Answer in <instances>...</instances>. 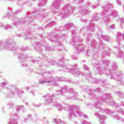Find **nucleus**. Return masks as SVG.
Returning <instances> with one entry per match:
<instances>
[{
    "label": "nucleus",
    "mask_w": 124,
    "mask_h": 124,
    "mask_svg": "<svg viewBox=\"0 0 124 124\" xmlns=\"http://www.w3.org/2000/svg\"><path fill=\"white\" fill-rule=\"evenodd\" d=\"M112 69L109 71V74H108L109 77L111 80H117L119 83H124V77L123 75L120 74L117 76L116 72H117V69H118V66L116 63H113L112 65Z\"/></svg>",
    "instance_id": "1"
},
{
    "label": "nucleus",
    "mask_w": 124,
    "mask_h": 124,
    "mask_svg": "<svg viewBox=\"0 0 124 124\" xmlns=\"http://www.w3.org/2000/svg\"><path fill=\"white\" fill-rule=\"evenodd\" d=\"M68 111V118L69 119H72V118H75L77 116L79 117H82L83 116V112L80 110V107L78 106H69Z\"/></svg>",
    "instance_id": "2"
},
{
    "label": "nucleus",
    "mask_w": 124,
    "mask_h": 124,
    "mask_svg": "<svg viewBox=\"0 0 124 124\" xmlns=\"http://www.w3.org/2000/svg\"><path fill=\"white\" fill-rule=\"evenodd\" d=\"M16 43L13 41H0V51L7 50L8 51H15L16 50Z\"/></svg>",
    "instance_id": "3"
},
{
    "label": "nucleus",
    "mask_w": 124,
    "mask_h": 124,
    "mask_svg": "<svg viewBox=\"0 0 124 124\" xmlns=\"http://www.w3.org/2000/svg\"><path fill=\"white\" fill-rule=\"evenodd\" d=\"M74 10H75V7L69 4H66L63 8L62 10L60 13L59 16L62 19H65V18H67L69 16V15L73 13Z\"/></svg>",
    "instance_id": "4"
},
{
    "label": "nucleus",
    "mask_w": 124,
    "mask_h": 124,
    "mask_svg": "<svg viewBox=\"0 0 124 124\" xmlns=\"http://www.w3.org/2000/svg\"><path fill=\"white\" fill-rule=\"evenodd\" d=\"M72 34L73 36V41L74 43L73 46H75L77 51L78 52H83V51H85V46L82 45H77L78 41V42H82V41H83V40L81 39V37L79 36L76 37L77 34L75 31H72Z\"/></svg>",
    "instance_id": "5"
},
{
    "label": "nucleus",
    "mask_w": 124,
    "mask_h": 124,
    "mask_svg": "<svg viewBox=\"0 0 124 124\" xmlns=\"http://www.w3.org/2000/svg\"><path fill=\"white\" fill-rule=\"evenodd\" d=\"M113 7V4L109 2L106 3L103 6V13L102 14L103 16H106V15H110V16H113L116 17L118 15V12L114 10H109V8Z\"/></svg>",
    "instance_id": "6"
},
{
    "label": "nucleus",
    "mask_w": 124,
    "mask_h": 124,
    "mask_svg": "<svg viewBox=\"0 0 124 124\" xmlns=\"http://www.w3.org/2000/svg\"><path fill=\"white\" fill-rule=\"evenodd\" d=\"M96 111V112L94 113V115L99 119L100 124H106L105 121L107 118L105 115H100L98 113L100 112H105L107 114H113V112L111 111L108 108L104 109L99 108H97Z\"/></svg>",
    "instance_id": "7"
},
{
    "label": "nucleus",
    "mask_w": 124,
    "mask_h": 124,
    "mask_svg": "<svg viewBox=\"0 0 124 124\" xmlns=\"http://www.w3.org/2000/svg\"><path fill=\"white\" fill-rule=\"evenodd\" d=\"M7 92L6 95L9 98H12L15 94H18L19 95L21 93V91L19 89H17L15 85H11L9 87H6Z\"/></svg>",
    "instance_id": "8"
},
{
    "label": "nucleus",
    "mask_w": 124,
    "mask_h": 124,
    "mask_svg": "<svg viewBox=\"0 0 124 124\" xmlns=\"http://www.w3.org/2000/svg\"><path fill=\"white\" fill-rule=\"evenodd\" d=\"M102 63L103 67H100L101 65L99 63L97 64L95 63L94 64V67H96L97 69V73L99 74H103V73L106 71L108 65L110 64V61L107 60H102ZM102 67L103 68L102 69H101Z\"/></svg>",
    "instance_id": "9"
},
{
    "label": "nucleus",
    "mask_w": 124,
    "mask_h": 124,
    "mask_svg": "<svg viewBox=\"0 0 124 124\" xmlns=\"http://www.w3.org/2000/svg\"><path fill=\"white\" fill-rule=\"evenodd\" d=\"M110 94L106 93L101 96V101L105 102L108 105H114L115 104V101H114L113 98H110Z\"/></svg>",
    "instance_id": "10"
},
{
    "label": "nucleus",
    "mask_w": 124,
    "mask_h": 124,
    "mask_svg": "<svg viewBox=\"0 0 124 124\" xmlns=\"http://www.w3.org/2000/svg\"><path fill=\"white\" fill-rule=\"evenodd\" d=\"M63 37V35H61V36L59 35H52L51 36V38H49V36L48 37V38L49 40H50L52 42H55V43H57V45H59V44H61V42H60L59 39H60V38H62Z\"/></svg>",
    "instance_id": "11"
},
{
    "label": "nucleus",
    "mask_w": 124,
    "mask_h": 124,
    "mask_svg": "<svg viewBox=\"0 0 124 124\" xmlns=\"http://www.w3.org/2000/svg\"><path fill=\"white\" fill-rule=\"evenodd\" d=\"M54 82V78H48L47 77H42L39 80V83L42 84V83H51Z\"/></svg>",
    "instance_id": "12"
},
{
    "label": "nucleus",
    "mask_w": 124,
    "mask_h": 124,
    "mask_svg": "<svg viewBox=\"0 0 124 124\" xmlns=\"http://www.w3.org/2000/svg\"><path fill=\"white\" fill-rule=\"evenodd\" d=\"M63 0H54L52 4H51V8L54 9H60L61 7V3L62 2Z\"/></svg>",
    "instance_id": "13"
},
{
    "label": "nucleus",
    "mask_w": 124,
    "mask_h": 124,
    "mask_svg": "<svg viewBox=\"0 0 124 124\" xmlns=\"http://www.w3.org/2000/svg\"><path fill=\"white\" fill-rule=\"evenodd\" d=\"M33 46H34V49H35L37 52H38V53H42L43 51V46H42V44L37 42L33 44Z\"/></svg>",
    "instance_id": "14"
},
{
    "label": "nucleus",
    "mask_w": 124,
    "mask_h": 124,
    "mask_svg": "<svg viewBox=\"0 0 124 124\" xmlns=\"http://www.w3.org/2000/svg\"><path fill=\"white\" fill-rule=\"evenodd\" d=\"M46 105H49L50 103L53 102V97L50 94H46L44 96Z\"/></svg>",
    "instance_id": "15"
},
{
    "label": "nucleus",
    "mask_w": 124,
    "mask_h": 124,
    "mask_svg": "<svg viewBox=\"0 0 124 124\" xmlns=\"http://www.w3.org/2000/svg\"><path fill=\"white\" fill-rule=\"evenodd\" d=\"M26 20H29V17H27L25 20L21 19V20H19V19L18 18H16L14 20L13 25L14 26H16V27H17V26H19V25H21V24H24V23H25V24H28V23L26 22ZM23 21H24V22Z\"/></svg>",
    "instance_id": "16"
},
{
    "label": "nucleus",
    "mask_w": 124,
    "mask_h": 124,
    "mask_svg": "<svg viewBox=\"0 0 124 124\" xmlns=\"http://www.w3.org/2000/svg\"><path fill=\"white\" fill-rule=\"evenodd\" d=\"M49 61H50V59H48L47 61V63H48V64H45L44 65L45 66H49L50 64H51L52 65H57V66H61V65H62V63H61V62H63V59H61V61H59L60 64H59L56 62V61H52V62H49Z\"/></svg>",
    "instance_id": "17"
},
{
    "label": "nucleus",
    "mask_w": 124,
    "mask_h": 124,
    "mask_svg": "<svg viewBox=\"0 0 124 124\" xmlns=\"http://www.w3.org/2000/svg\"><path fill=\"white\" fill-rule=\"evenodd\" d=\"M12 119H10L9 121L8 122V124H17V120L15 119L17 118V114L15 113V114H11L10 115Z\"/></svg>",
    "instance_id": "18"
},
{
    "label": "nucleus",
    "mask_w": 124,
    "mask_h": 124,
    "mask_svg": "<svg viewBox=\"0 0 124 124\" xmlns=\"http://www.w3.org/2000/svg\"><path fill=\"white\" fill-rule=\"evenodd\" d=\"M42 44L45 46L46 51H54V50H56V47L50 46L49 44L47 43H46V42H44Z\"/></svg>",
    "instance_id": "19"
},
{
    "label": "nucleus",
    "mask_w": 124,
    "mask_h": 124,
    "mask_svg": "<svg viewBox=\"0 0 124 124\" xmlns=\"http://www.w3.org/2000/svg\"><path fill=\"white\" fill-rule=\"evenodd\" d=\"M78 9L79 10V13L80 14H81V15H86V14L87 15L91 13V11L86 10V9H85V7H79Z\"/></svg>",
    "instance_id": "20"
},
{
    "label": "nucleus",
    "mask_w": 124,
    "mask_h": 124,
    "mask_svg": "<svg viewBox=\"0 0 124 124\" xmlns=\"http://www.w3.org/2000/svg\"><path fill=\"white\" fill-rule=\"evenodd\" d=\"M17 35L19 37H21V36H25L26 39H31V38H32V34H31V33L28 31H27L25 34L22 33L21 34H19Z\"/></svg>",
    "instance_id": "21"
},
{
    "label": "nucleus",
    "mask_w": 124,
    "mask_h": 124,
    "mask_svg": "<svg viewBox=\"0 0 124 124\" xmlns=\"http://www.w3.org/2000/svg\"><path fill=\"white\" fill-rule=\"evenodd\" d=\"M53 107H56V108H58V110H59V111H61V110H65V109H66V108H68V107H62V105H61V104H58L57 103H55V104H54L53 105Z\"/></svg>",
    "instance_id": "22"
},
{
    "label": "nucleus",
    "mask_w": 124,
    "mask_h": 124,
    "mask_svg": "<svg viewBox=\"0 0 124 124\" xmlns=\"http://www.w3.org/2000/svg\"><path fill=\"white\" fill-rule=\"evenodd\" d=\"M58 92V94H62L64 93H67V87L63 86V87H61V89L59 90V91Z\"/></svg>",
    "instance_id": "23"
},
{
    "label": "nucleus",
    "mask_w": 124,
    "mask_h": 124,
    "mask_svg": "<svg viewBox=\"0 0 124 124\" xmlns=\"http://www.w3.org/2000/svg\"><path fill=\"white\" fill-rule=\"evenodd\" d=\"M18 58L22 61H26L28 59V54H25L24 53H21L19 55Z\"/></svg>",
    "instance_id": "24"
},
{
    "label": "nucleus",
    "mask_w": 124,
    "mask_h": 124,
    "mask_svg": "<svg viewBox=\"0 0 124 124\" xmlns=\"http://www.w3.org/2000/svg\"><path fill=\"white\" fill-rule=\"evenodd\" d=\"M22 66H26V68H25L26 70H27L28 71L30 72V73L33 71V69L31 68H29V66H28V65H27V64L25 63H22Z\"/></svg>",
    "instance_id": "25"
},
{
    "label": "nucleus",
    "mask_w": 124,
    "mask_h": 124,
    "mask_svg": "<svg viewBox=\"0 0 124 124\" xmlns=\"http://www.w3.org/2000/svg\"><path fill=\"white\" fill-rule=\"evenodd\" d=\"M75 27V25H74V24L73 23H67L65 25V27L67 29V30H68V29H70V28H74Z\"/></svg>",
    "instance_id": "26"
},
{
    "label": "nucleus",
    "mask_w": 124,
    "mask_h": 124,
    "mask_svg": "<svg viewBox=\"0 0 124 124\" xmlns=\"http://www.w3.org/2000/svg\"><path fill=\"white\" fill-rule=\"evenodd\" d=\"M100 37H101V38H103V39H104L106 41H109L110 40V37L108 36H104L103 35H100Z\"/></svg>",
    "instance_id": "27"
},
{
    "label": "nucleus",
    "mask_w": 124,
    "mask_h": 124,
    "mask_svg": "<svg viewBox=\"0 0 124 124\" xmlns=\"http://www.w3.org/2000/svg\"><path fill=\"white\" fill-rule=\"evenodd\" d=\"M47 3V0H41L40 3H39V6H42L45 5Z\"/></svg>",
    "instance_id": "28"
},
{
    "label": "nucleus",
    "mask_w": 124,
    "mask_h": 124,
    "mask_svg": "<svg viewBox=\"0 0 124 124\" xmlns=\"http://www.w3.org/2000/svg\"><path fill=\"white\" fill-rule=\"evenodd\" d=\"M4 30L6 31H8V30H11L12 29V27L10 25H6L3 27Z\"/></svg>",
    "instance_id": "29"
},
{
    "label": "nucleus",
    "mask_w": 124,
    "mask_h": 124,
    "mask_svg": "<svg viewBox=\"0 0 124 124\" xmlns=\"http://www.w3.org/2000/svg\"><path fill=\"white\" fill-rule=\"evenodd\" d=\"M53 121H54V122H55V123H57V124H62V120H61V119H54Z\"/></svg>",
    "instance_id": "30"
},
{
    "label": "nucleus",
    "mask_w": 124,
    "mask_h": 124,
    "mask_svg": "<svg viewBox=\"0 0 124 124\" xmlns=\"http://www.w3.org/2000/svg\"><path fill=\"white\" fill-rule=\"evenodd\" d=\"M7 85H8V82H3L0 83V86L1 88H3V87H5V86H7Z\"/></svg>",
    "instance_id": "31"
},
{
    "label": "nucleus",
    "mask_w": 124,
    "mask_h": 124,
    "mask_svg": "<svg viewBox=\"0 0 124 124\" xmlns=\"http://www.w3.org/2000/svg\"><path fill=\"white\" fill-rule=\"evenodd\" d=\"M54 25H56V22L52 21L50 23H48L46 28H50L51 26H54Z\"/></svg>",
    "instance_id": "32"
},
{
    "label": "nucleus",
    "mask_w": 124,
    "mask_h": 124,
    "mask_svg": "<svg viewBox=\"0 0 124 124\" xmlns=\"http://www.w3.org/2000/svg\"><path fill=\"white\" fill-rule=\"evenodd\" d=\"M22 109H24L23 106H17L16 107V110L17 111H19V110H22Z\"/></svg>",
    "instance_id": "33"
},
{
    "label": "nucleus",
    "mask_w": 124,
    "mask_h": 124,
    "mask_svg": "<svg viewBox=\"0 0 124 124\" xmlns=\"http://www.w3.org/2000/svg\"><path fill=\"white\" fill-rule=\"evenodd\" d=\"M118 56L119 58H124V53L121 50L119 51V53L118 54Z\"/></svg>",
    "instance_id": "34"
},
{
    "label": "nucleus",
    "mask_w": 124,
    "mask_h": 124,
    "mask_svg": "<svg viewBox=\"0 0 124 124\" xmlns=\"http://www.w3.org/2000/svg\"><path fill=\"white\" fill-rule=\"evenodd\" d=\"M118 113H120L122 115H124V110H123L122 108H117Z\"/></svg>",
    "instance_id": "35"
},
{
    "label": "nucleus",
    "mask_w": 124,
    "mask_h": 124,
    "mask_svg": "<svg viewBox=\"0 0 124 124\" xmlns=\"http://www.w3.org/2000/svg\"><path fill=\"white\" fill-rule=\"evenodd\" d=\"M99 19V18L98 17V15L97 14L95 15L93 20L94 21H98Z\"/></svg>",
    "instance_id": "36"
},
{
    "label": "nucleus",
    "mask_w": 124,
    "mask_h": 124,
    "mask_svg": "<svg viewBox=\"0 0 124 124\" xmlns=\"http://www.w3.org/2000/svg\"><path fill=\"white\" fill-rule=\"evenodd\" d=\"M21 50L22 52H24L25 51H28V50H29V47H28L27 46H24L21 48Z\"/></svg>",
    "instance_id": "37"
},
{
    "label": "nucleus",
    "mask_w": 124,
    "mask_h": 124,
    "mask_svg": "<svg viewBox=\"0 0 124 124\" xmlns=\"http://www.w3.org/2000/svg\"><path fill=\"white\" fill-rule=\"evenodd\" d=\"M95 46V40H93L91 43V47H94Z\"/></svg>",
    "instance_id": "38"
},
{
    "label": "nucleus",
    "mask_w": 124,
    "mask_h": 124,
    "mask_svg": "<svg viewBox=\"0 0 124 124\" xmlns=\"http://www.w3.org/2000/svg\"><path fill=\"white\" fill-rule=\"evenodd\" d=\"M99 6V2L97 3L96 5H93L91 6L93 9H94L95 8H97V7Z\"/></svg>",
    "instance_id": "39"
},
{
    "label": "nucleus",
    "mask_w": 124,
    "mask_h": 124,
    "mask_svg": "<svg viewBox=\"0 0 124 124\" xmlns=\"http://www.w3.org/2000/svg\"><path fill=\"white\" fill-rule=\"evenodd\" d=\"M74 1H77L78 3H82L84 1V0H73Z\"/></svg>",
    "instance_id": "40"
},
{
    "label": "nucleus",
    "mask_w": 124,
    "mask_h": 124,
    "mask_svg": "<svg viewBox=\"0 0 124 124\" xmlns=\"http://www.w3.org/2000/svg\"><path fill=\"white\" fill-rule=\"evenodd\" d=\"M116 3L118 5L121 6L122 5V1L120 0H116Z\"/></svg>",
    "instance_id": "41"
},
{
    "label": "nucleus",
    "mask_w": 124,
    "mask_h": 124,
    "mask_svg": "<svg viewBox=\"0 0 124 124\" xmlns=\"http://www.w3.org/2000/svg\"><path fill=\"white\" fill-rule=\"evenodd\" d=\"M27 118L29 119V121L32 120L31 114H29L27 116Z\"/></svg>",
    "instance_id": "42"
},
{
    "label": "nucleus",
    "mask_w": 124,
    "mask_h": 124,
    "mask_svg": "<svg viewBox=\"0 0 124 124\" xmlns=\"http://www.w3.org/2000/svg\"><path fill=\"white\" fill-rule=\"evenodd\" d=\"M83 68L85 69V70H89V67L86 65H83Z\"/></svg>",
    "instance_id": "43"
},
{
    "label": "nucleus",
    "mask_w": 124,
    "mask_h": 124,
    "mask_svg": "<svg viewBox=\"0 0 124 124\" xmlns=\"http://www.w3.org/2000/svg\"><path fill=\"white\" fill-rule=\"evenodd\" d=\"M104 19L105 20V22H108V21H109V18L107 17V16H106V17H104Z\"/></svg>",
    "instance_id": "44"
},
{
    "label": "nucleus",
    "mask_w": 124,
    "mask_h": 124,
    "mask_svg": "<svg viewBox=\"0 0 124 124\" xmlns=\"http://www.w3.org/2000/svg\"><path fill=\"white\" fill-rule=\"evenodd\" d=\"M117 95L120 97H122L123 96V94L122 93H117Z\"/></svg>",
    "instance_id": "45"
},
{
    "label": "nucleus",
    "mask_w": 124,
    "mask_h": 124,
    "mask_svg": "<svg viewBox=\"0 0 124 124\" xmlns=\"http://www.w3.org/2000/svg\"><path fill=\"white\" fill-rule=\"evenodd\" d=\"M70 91H71V92H72V93H73V94L75 95H76V94H77V93H75V92H73V89L71 88L70 89Z\"/></svg>",
    "instance_id": "46"
},
{
    "label": "nucleus",
    "mask_w": 124,
    "mask_h": 124,
    "mask_svg": "<svg viewBox=\"0 0 124 124\" xmlns=\"http://www.w3.org/2000/svg\"><path fill=\"white\" fill-rule=\"evenodd\" d=\"M71 98H73L75 100H77V97H74V96H72L71 97H69V99H71Z\"/></svg>",
    "instance_id": "47"
},
{
    "label": "nucleus",
    "mask_w": 124,
    "mask_h": 124,
    "mask_svg": "<svg viewBox=\"0 0 124 124\" xmlns=\"http://www.w3.org/2000/svg\"><path fill=\"white\" fill-rule=\"evenodd\" d=\"M9 17V14H7L5 15L4 16H3L2 18L3 19V18H8Z\"/></svg>",
    "instance_id": "48"
},
{
    "label": "nucleus",
    "mask_w": 124,
    "mask_h": 124,
    "mask_svg": "<svg viewBox=\"0 0 124 124\" xmlns=\"http://www.w3.org/2000/svg\"><path fill=\"white\" fill-rule=\"evenodd\" d=\"M74 74H76L77 75H78L79 74H81V73L79 71H77V72L74 73Z\"/></svg>",
    "instance_id": "49"
},
{
    "label": "nucleus",
    "mask_w": 124,
    "mask_h": 124,
    "mask_svg": "<svg viewBox=\"0 0 124 124\" xmlns=\"http://www.w3.org/2000/svg\"><path fill=\"white\" fill-rule=\"evenodd\" d=\"M39 73L41 75H44V74H45L46 73L43 72V71L41 70Z\"/></svg>",
    "instance_id": "50"
},
{
    "label": "nucleus",
    "mask_w": 124,
    "mask_h": 124,
    "mask_svg": "<svg viewBox=\"0 0 124 124\" xmlns=\"http://www.w3.org/2000/svg\"><path fill=\"white\" fill-rule=\"evenodd\" d=\"M100 104H101V101H99L97 104H95V106H100Z\"/></svg>",
    "instance_id": "51"
},
{
    "label": "nucleus",
    "mask_w": 124,
    "mask_h": 124,
    "mask_svg": "<svg viewBox=\"0 0 124 124\" xmlns=\"http://www.w3.org/2000/svg\"><path fill=\"white\" fill-rule=\"evenodd\" d=\"M110 28L112 29H115V25L114 24L111 25V26H110Z\"/></svg>",
    "instance_id": "52"
},
{
    "label": "nucleus",
    "mask_w": 124,
    "mask_h": 124,
    "mask_svg": "<svg viewBox=\"0 0 124 124\" xmlns=\"http://www.w3.org/2000/svg\"><path fill=\"white\" fill-rule=\"evenodd\" d=\"M83 117H84V118H85V119H88V115H86V114H82Z\"/></svg>",
    "instance_id": "53"
},
{
    "label": "nucleus",
    "mask_w": 124,
    "mask_h": 124,
    "mask_svg": "<svg viewBox=\"0 0 124 124\" xmlns=\"http://www.w3.org/2000/svg\"><path fill=\"white\" fill-rule=\"evenodd\" d=\"M120 22H121L122 23H124V18H120Z\"/></svg>",
    "instance_id": "54"
},
{
    "label": "nucleus",
    "mask_w": 124,
    "mask_h": 124,
    "mask_svg": "<svg viewBox=\"0 0 124 124\" xmlns=\"http://www.w3.org/2000/svg\"><path fill=\"white\" fill-rule=\"evenodd\" d=\"M81 22H84V23H86V22H87L88 20H84L83 18L80 19Z\"/></svg>",
    "instance_id": "55"
},
{
    "label": "nucleus",
    "mask_w": 124,
    "mask_h": 124,
    "mask_svg": "<svg viewBox=\"0 0 124 124\" xmlns=\"http://www.w3.org/2000/svg\"><path fill=\"white\" fill-rule=\"evenodd\" d=\"M28 121H30V119L27 117V118H26L24 120V122H28Z\"/></svg>",
    "instance_id": "56"
},
{
    "label": "nucleus",
    "mask_w": 124,
    "mask_h": 124,
    "mask_svg": "<svg viewBox=\"0 0 124 124\" xmlns=\"http://www.w3.org/2000/svg\"><path fill=\"white\" fill-rule=\"evenodd\" d=\"M73 68H75V69H77V65L75 64L74 65H73Z\"/></svg>",
    "instance_id": "57"
},
{
    "label": "nucleus",
    "mask_w": 124,
    "mask_h": 124,
    "mask_svg": "<svg viewBox=\"0 0 124 124\" xmlns=\"http://www.w3.org/2000/svg\"><path fill=\"white\" fill-rule=\"evenodd\" d=\"M90 5H91V2H88L87 3L86 7H88V6H90Z\"/></svg>",
    "instance_id": "58"
},
{
    "label": "nucleus",
    "mask_w": 124,
    "mask_h": 124,
    "mask_svg": "<svg viewBox=\"0 0 124 124\" xmlns=\"http://www.w3.org/2000/svg\"><path fill=\"white\" fill-rule=\"evenodd\" d=\"M35 14H38V12H37V11H35L34 12V16H35Z\"/></svg>",
    "instance_id": "59"
},
{
    "label": "nucleus",
    "mask_w": 124,
    "mask_h": 124,
    "mask_svg": "<svg viewBox=\"0 0 124 124\" xmlns=\"http://www.w3.org/2000/svg\"><path fill=\"white\" fill-rule=\"evenodd\" d=\"M72 59H73V60H77V57H76L74 56H72Z\"/></svg>",
    "instance_id": "60"
},
{
    "label": "nucleus",
    "mask_w": 124,
    "mask_h": 124,
    "mask_svg": "<svg viewBox=\"0 0 124 124\" xmlns=\"http://www.w3.org/2000/svg\"><path fill=\"white\" fill-rule=\"evenodd\" d=\"M30 93H31L32 95H34V92L33 91H31Z\"/></svg>",
    "instance_id": "61"
},
{
    "label": "nucleus",
    "mask_w": 124,
    "mask_h": 124,
    "mask_svg": "<svg viewBox=\"0 0 124 124\" xmlns=\"http://www.w3.org/2000/svg\"><path fill=\"white\" fill-rule=\"evenodd\" d=\"M0 27H1V28L3 27V23H0Z\"/></svg>",
    "instance_id": "62"
},
{
    "label": "nucleus",
    "mask_w": 124,
    "mask_h": 124,
    "mask_svg": "<svg viewBox=\"0 0 124 124\" xmlns=\"http://www.w3.org/2000/svg\"><path fill=\"white\" fill-rule=\"evenodd\" d=\"M41 105V104H37L35 105V107H40Z\"/></svg>",
    "instance_id": "63"
},
{
    "label": "nucleus",
    "mask_w": 124,
    "mask_h": 124,
    "mask_svg": "<svg viewBox=\"0 0 124 124\" xmlns=\"http://www.w3.org/2000/svg\"><path fill=\"white\" fill-rule=\"evenodd\" d=\"M19 12H21V11L18 10V11H16V14H17L19 13Z\"/></svg>",
    "instance_id": "64"
}]
</instances>
